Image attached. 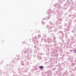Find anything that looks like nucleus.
Returning <instances> with one entry per match:
<instances>
[{
    "mask_svg": "<svg viewBox=\"0 0 76 76\" xmlns=\"http://www.w3.org/2000/svg\"><path fill=\"white\" fill-rule=\"evenodd\" d=\"M32 49H30V53H32Z\"/></svg>",
    "mask_w": 76,
    "mask_h": 76,
    "instance_id": "bb28decb",
    "label": "nucleus"
},
{
    "mask_svg": "<svg viewBox=\"0 0 76 76\" xmlns=\"http://www.w3.org/2000/svg\"><path fill=\"white\" fill-rule=\"evenodd\" d=\"M49 27V25H47V26H46V28H48Z\"/></svg>",
    "mask_w": 76,
    "mask_h": 76,
    "instance_id": "412c9836",
    "label": "nucleus"
},
{
    "mask_svg": "<svg viewBox=\"0 0 76 76\" xmlns=\"http://www.w3.org/2000/svg\"><path fill=\"white\" fill-rule=\"evenodd\" d=\"M50 19V16H48V17H47L46 18H45L44 19H42L44 20H45V19Z\"/></svg>",
    "mask_w": 76,
    "mask_h": 76,
    "instance_id": "9b49d317",
    "label": "nucleus"
},
{
    "mask_svg": "<svg viewBox=\"0 0 76 76\" xmlns=\"http://www.w3.org/2000/svg\"><path fill=\"white\" fill-rule=\"evenodd\" d=\"M35 39H37V37H36V36H35Z\"/></svg>",
    "mask_w": 76,
    "mask_h": 76,
    "instance_id": "f704fd0d",
    "label": "nucleus"
},
{
    "mask_svg": "<svg viewBox=\"0 0 76 76\" xmlns=\"http://www.w3.org/2000/svg\"><path fill=\"white\" fill-rule=\"evenodd\" d=\"M63 0V1H65V0Z\"/></svg>",
    "mask_w": 76,
    "mask_h": 76,
    "instance_id": "ea45409f",
    "label": "nucleus"
},
{
    "mask_svg": "<svg viewBox=\"0 0 76 76\" xmlns=\"http://www.w3.org/2000/svg\"><path fill=\"white\" fill-rule=\"evenodd\" d=\"M60 28L61 29H62V28H61V26H60Z\"/></svg>",
    "mask_w": 76,
    "mask_h": 76,
    "instance_id": "c9c22d12",
    "label": "nucleus"
},
{
    "mask_svg": "<svg viewBox=\"0 0 76 76\" xmlns=\"http://www.w3.org/2000/svg\"><path fill=\"white\" fill-rule=\"evenodd\" d=\"M75 32H76V30H75Z\"/></svg>",
    "mask_w": 76,
    "mask_h": 76,
    "instance_id": "79ce46f5",
    "label": "nucleus"
},
{
    "mask_svg": "<svg viewBox=\"0 0 76 76\" xmlns=\"http://www.w3.org/2000/svg\"><path fill=\"white\" fill-rule=\"evenodd\" d=\"M23 63H24V61H21V64L22 66H25V64Z\"/></svg>",
    "mask_w": 76,
    "mask_h": 76,
    "instance_id": "6e6552de",
    "label": "nucleus"
},
{
    "mask_svg": "<svg viewBox=\"0 0 76 76\" xmlns=\"http://www.w3.org/2000/svg\"><path fill=\"white\" fill-rule=\"evenodd\" d=\"M57 34L59 35H60L59 36V38H60V39H63L64 35L63 31H59L57 33Z\"/></svg>",
    "mask_w": 76,
    "mask_h": 76,
    "instance_id": "f257e3e1",
    "label": "nucleus"
},
{
    "mask_svg": "<svg viewBox=\"0 0 76 76\" xmlns=\"http://www.w3.org/2000/svg\"><path fill=\"white\" fill-rule=\"evenodd\" d=\"M72 9H73V10H74V9H75L76 8V7H75V6H74L73 7H72Z\"/></svg>",
    "mask_w": 76,
    "mask_h": 76,
    "instance_id": "4468645a",
    "label": "nucleus"
},
{
    "mask_svg": "<svg viewBox=\"0 0 76 76\" xmlns=\"http://www.w3.org/2000/svg\"><path fill=\"white\" fill-rule=\"evenodd\" d=\"M66 25H67V24L65 23V24H64V26H66Z\"/></svg>",
    "mask_w": 76,
    "mask_h": 76,
    "instance_id": "72a5a7b5",
    "label": "nucleus"
},
{
    "mask_svg": "<svg viewBox=\"0 0 76 76\" xmlns=\"http://www.w3.org/2000/svg\"><path fill=\"white\" fill-rule=\"evenodd\" d=\"M53 6L55 7H57L58 10L60 9L61 8V5L57 3H56Z\"/></svg>",
    "mask_w": 76,
    "mask_h": 76,
    "instance_id": "7ed1b4c3",
    "label": "nucleus"
},
{
    "mask_svg": "<svg viewBox=\"0 0 76 76\" xmlns=\"http://www.w3.org/2000/svg\"><path fill=\"white\" fill-rule=\"evenodd\" d=\"M29 48L26 49L25 51V53H29Z\"/></svg>",
    "mask_w": 76,
    "mask_h": 76,
    "instance_id": "0eeeda50",
    "label": "nucleus"
},
{
    "mask_svg": "<svg viewBox=\"0 0 76 76\" xmlns=\"http://www.w3.org/2000/svg\"><path fill=\"white\" fill-rule=\"evenodd\" d=\"M44 42H46V43L47 42V40H46V39H44Z\"/></svg>",
    "mask_w": 76,
    "mask_h": 76,
    "instance_id": "4be33fe9",
    "label": "nucleus"
},
{
    "mask_svg": "<svg viewBox=\"0 0 76 76\" xmlns=\"http://www.w3.org/2000/svg\"><path fill=\"white\" fill-rule=\"evenodd\" d=\"M17 60H19V58H17Z\"/></svg>",
    "mask_w": 76,
    "mask_h": 76,
    "instance_id": "e433bc0d",
    "label": "nucleus"
},
{
    "mask_svg": "<svg viewBox=\"0 0 76 76\" xmlns=\"http://www.w3.org/2000/svg\"><path fill=\"white\" fill-rule=\"evenodd\" d=\"M49 23L50 24V28H53V26H54V25H55V23L53 24L52 23V22H50Z\"/></svg>",
    "mask_w": 76,
    "mask_h": 76,
    "instance_id": "423d86ee",
    "label": "nucleus"
},
{
    "mask_svg": "<svg viewBox=\"0 0 76 76\" xmlns=\"http://www.w3.org/2000/svg\"><path fill=\"white\" fill-rule=\"evenodd\" d=\"M64 32H65V31H64Z\"/></svg>",
    "mask_w": 76,
    "mask_h": 76,
    "instance_id": "a18cd8bd",
    "label": "nucleus"
},
{
    "mask_svg": "<svg viewBox=\"0 0 76 76\" xmlns=\"http://www.w3.org/2000/svg\"><path fill=\"white\" fill-rule=\"evenodd\" d=\"M47 39L48 42L49 44L52 42V39H51L50 38H47Z\"/></svg>",
    "mask_w": 76,
    "mask_h": 76,
    "instance_id": "39448f33",
    "label": "nucleus"
},
{
    "mask_svg": "<svg viewBox=\"0 0 76 76\" xmlns=\"http://www.w3.org/2000/svg\"><path fill=\"white\" fill-rule=\"evenodd\" d=\"M41 36L40 34L38 35L37 36V37L39 39V38H41Z\"/></svg>",
    "mask_w": 76,
    "mask_h": 76,
    "instance_id": "ddd939ff",
    "label": "nucleus"
},
{
    "mask_svg": "<svg viewBox=\"0 0 76 76\" xmlns=\"http://www.w3.org/2000/svg\"><path fill=\"white\" fill-rule=\"evenodd\" d=\"M72 33L75 34L76 33V31H75V29H73L72 30Z\"/></svg>",
    "mask_w": 76,
    "mask_h": 76,
    "instance_id": "1a4fd4ad",
    "label": "nucleus"
},
{
    "mask_svg": "<svg viewBox=\"0 0 76 76\" xmlns=\"http://www.w3.org/2000/svg\"><path fill=\"white\" fill-rule=\"evenodd\" d=\"M71 16H72V15H71V14L69 15H68L69 17H71Z\"/></svg>",
    "mask_w": 76,
    "mask_h": 76,
    "instance_id": "c756f323",
    "label": "nucleus"
},
{
    "mask_svg": "<svg viewBox=\"0 0 76 76\" xmlns=\"http://www.w3.org/2000/svg\"><path fill=\"white\" fill-rule=\"evenodd\" d=\"M42 25H44V24H45V23H44V22H43V21H42Z\"/></svg>",
    "mask_w": 76,
    "mask_h": 76,
    "instance_id": "5701e85b",
    "label": "nucleus"
},
{
    "mask_svg": "<svg viewBox=\"0 0 76 76\" xmlns=\"http://www.w3.org/2000/svg\"><path fill=\"white\" fill-rule=\"evenodd\" d=\"M56 57H58V53H56Z\"/></svg>",
    "mask_w": 76,
    "mask_h": 76,
    "instance_id": "7c9ffc66",
    "label": "nucleus"
},
{
    "mask_svg": "<svg viewBox=\"0 0 76 76\" xmlns=\"http://www.w3.org/2000/svg\"><path fill=\"white\" fill-rule=\"evenodd\" d=\"M35 47H37V46H36V47H35V46L34 47L35 48Z\"/></svg>",
    "mask_w": 76,
    "mask_h": 76,
    "instance_id": "58836bf2",
    "label": "nucleus"
},
{
    "mask_svg": "<svg viewBox=\"0 0 76 76\" xmlns=\"http://www.w3.org/2000/svg\"><path fill=\"white\" fill-rule=\"evenodd\" d=\"M43 67H44V66H39V69H42Z\"/></svg>",
    "mask_w": 76,
    "mask_h": 76,
    "instance_id": "f8f14e48",
    "label": "nucleus"
},
{
    "mask_svg": "<svg viewBox=\"0 0 76 76\" xmlns=\"http://www.w3.org/2000/svg\"><path fill=\"white\" fill-rule=\"evenodd\" d=\"M32 35H33V34H32Z\"/></svg>",
    "mask_w": 76,
    "mask_h": 76,
    "instance_id": "c03bdc74",
    "label": "nucleus"
},
{
    "mask_svg": "<svg viewBox=\"0 0 76 76\" xmlns=\"http://www.w3.org/2000/svg\"><path fill=\"white\" fill-rule=\"evenodd\" d=\"M7 66H8V65H7Z\"/></svg>",
    "mask_w": 76,
    "mask_h": 76,
    "instance_id": "37998d69",
    "label": "nucleus"
},
{
    "mask_svg": "<svg viewBox=\"0 0 76 76\" xmlns=\"http://www.w3.org/2000/svg\"><path fill=\"white\" fill-rule=\"evenodd\" d=\"M71 25L72 23H69V24L68 25L67 28L66 29L64 28V30H65V32H67L70 29Z\"/></svg>",
    "mask_w": 76,
    "mask_h": 76,
    "instance_id": "f03ea898",
    "label": "nucleus"
},
{
    "mask_svg": "<svg viewBox=\"0 0 76 76\" xmlns=\"http://www.w3.org/2000/svg\"><path fill=\"white\" fill-rule=\"evenodd\" d=\"M57 22H58V21H56V23H57Z\"/></svg>",
    "mask_w": 76,
    "mask_h": 76,
    "instance_id": "4c0bfd02",
    "label": "nucleus"
},
{
    "mask_svg": "<svg viewBox=\"0 0 76 76\" xmlns=\"http://www.w3.org/2000/svg\"><path fill=\"white\" fill-rule=\"evenodd\" d=\"M12 66H13V65H12Z\"/></svg>",
    "mask_w": 76,
    "mask_h": 76,
    "instance_id": "a19ab883",
    "label": "nucleus"
},
{
    "mask_svg": "<svg viewBox=\"0 0 76 76\" xmlns=\"http://www.w3.org/2000/svg\"><path fill=\"white\" fill-rule=\"evenodd\" d=\"M49 74H50V73H49Z\"/></svg>",
    "mask_w": 76,
    "mask_h": 76,
    "instance_id": "49530a36",
    "label": "nucleus"
},
{
    "mask_svg": "<svg viewBox=\"0 0 76 76\" xmlns=\"http://www.w3.org/2000/svg\"><path fill=\"white\" fill-rule=\"evenodd\" d=\"M53 42H54V43H56V42H57V41L56 40V39L53 40Z\"/></svg>",
    "mask_w": 76,
    "mask_h": 76,
    "instance_id": "aec40b11",
    "label": "nucleus"
},
{
    "mask_svg": "<svg viewBox=\"0 0 76 76\" xmlns=\"http://www.w3.org/2000/svg\"><path fill=\"white\" fill-rule=\"evenodd\" d=\"M40 32V31H37V33H39Z\"/></svg>",
    "mask_w": 76,
    "mask_h": 76,
    "instance_id": "2f4dec72",
    "label": "nucleus"
},
{
    "mask_svg": "<svg viewBox=\"0 0 76 76\" xmlns=\"http://www.w3.org/2000/svg\"><path fill=\"white\" fill-rule=\"evenodd\" d=\"M56 68H53L52 69V70L54 71V70H56Z\"/></svg>",
    "mask_w": 76,
    "mask_h": 76,
    "instance_id": "6ab92c4d",
    "label": "nucleus"
},
{
    "mask_svg": "<svg viewBox=\"0 0 76 76\" xmlns=\"http://www.w3.org/2000/svg\"><path fill=\"white\" fill-rule=\"evenodd\" d=\"M53 40H54L56 39V37H53Z\"/></svg>",
    "mask_w": 76,
    "mask_h": 76,
    "instance_id": "b1692460",
    "label": "nucleus"
},
{
    "mask_svg": "<svg viewBox=\"0 0 76 76\" xmlns=\"http://www.w3.org/2000/svg\"><path fill=\"white\" fill-rule=\"evenodd\" d=\"M74 70H76V67H75L74 69Z\"/></svg>",
    "mask_w": 76,
    "mask_h": 76,
    "instance_id": "c85d7f7f",
    "label": "nucleus"
},
{
    "mask_svg": "<svg viewBox=\"0 0 76 76\" xmlns=\"http://www.w3.org/2000/svg\"><path fill=\"white\" fill-rule=\"evenodd\" d=\"M44 37H46V35H45V34H44Z\"/></svg>",
    "mask_w": 76,
    "mask_h": 76,
    "instance_id": "473e14b6",
    "label": "nucleus"
},
{
    "mask_svg": "<svg viewBox=\"0 0 76 76\" xmlns=\"http://www.w3.org/2000/svg\"><path fill=\"white\" fill-rule=\"evenodd\" d=\"M59 21H61L62 20V18H60L59 19Z\"/></svg>",
    "mask_w": 76,
    "mask_h": 76,
    "instance_id": "a211bd4d",
    "label": "nucleus"
},
{
    "mask_svg": "<svg viewBox=\"0 0 76 76\" xmlns=\"http://www.w3.org/2000/svg\"><path fill=\"white\" fill-rule=\"evenodd\" d=\"M64 10H66L67 9L66 7H65L64 8Z\"/></svg>",
    "mask_w": 76,
    "mask_h": 76,
    "instance_id": "cd10ccee",
    "label": "nucleus"
},
{
    "mask_svg": "<svg viewBox=\"0 0 76 76\" xmlns=\"http://www.w3.org/2000/svg\"><path fill=\"white\" fill-rule=\"evenodd\" d=\"M52 56L53 57H54L55 56H56V54H55L54 53H53L52 54Z\"/></svg>",
    "mask_w": 76,
    "mask_h": 76,
    "instance_id": "2eb2a0df",
    "label": "nucleus"
},
{
    "mask_svg": "<svg viewBox=\"0 0 76 76\" xmlns=\"http://www.w3.org/2000/svg\"><path fill=\"white\" fill-rule=\"evenodd\" d=\"M67 3H65V4H64V7H66V6H67Z\"/></svg>",
    "mask_w": 76,
    "mask_h": 76,
    "instance_id": "f3484780",
    "label": "nucleus"
},
{
    "mask_svg": "<svg viewBox=\"0 0 76 76\" xmlns=\"http://www.w3.org/2000/svg\"><path fill=\"white\" fill-rule=\"evenodd\" d=\"M67 4H68V5H70L71 4V3H70V1H69V0H67L66 1Z\"/></svg>",
    "mask_w": 76,
    "mask_h": 76,
    "instance_id": "9d476101",
    "label": "nucleus"
},
{
    "mask_svg": "<svg viewBox=\"0 0 76 76\" xmlns=\"http://www.w3.org/2000/svg\"><path fill=\"white\" fill-rule=\"evenodd\" d=\"M54 45L55 47H57V45L56 44V43L54 44Z\"/></svg>",
    "mask_w": 76,
    "mask_h": 76,
    "instance_id": "393cba45",
    "label": "nucleus"
},
{
    "mask_svg": "<svg viewBox=\"0 0 76 76\" xmlns=\"http://www.w3.org/2000/svg\"><path fill=\"white\" fill-rule=\"evenodd\" d=\"M32 40L33 42H34L35 44H36V43L37 44H38V40L37 39L35 40V39L34 38L32 39Z\"/></svg>",
    "mask_w": 76,
    "mask_h": 76,
    "instance_id": "20e7f679",
    "label": "nucleus"
},
{
    "mask_svg": "<svg viewBox=\"0 0 76 76\" xmlns=\"http://www.w3.org/2000/svg\"><path fill=\"white\" fill-rule=\"evenodd\" d=\"M74 53H76V49H75V50H74Z\"/></svg>",
    "mask_w": 76,
    "mask_h": 76,
    "instance_id": "a878e982",
    "label": "nucleus"
},
{
    "mask_svg": "<svg viewBox=\"0 0 76 76\" xmlns=\"http://www.w3.org/2000/svg\"><path fill=\"white\" fill-rule=\"evenodd\" d=\"M49 32H52V31L51 30V28H48Z\"/></svg>",
    "mask_w": 76,
    "mask_h": 76,
    "instance_id": "dca6fc26",
    "label": "nucleus"
}]
</instances>
